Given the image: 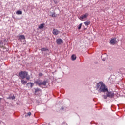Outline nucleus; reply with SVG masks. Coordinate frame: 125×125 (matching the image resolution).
I'll return each instance as SVG.
<instances>
[{
  "mask_svg": "<svg viewBox=\"0 0 125 125\" xmlns=\"http://www.w3.org/2000/svg\"><path fill=\"white\" fill-rule=\"evenodd\" d=\"M8 99H12V100H13V99H15V97L14 96H9L8 98Z\"/></svg>",
  "mask_w": 125,
  "mask_h": 125,
  "instance_id": "obj_21",
  "label": "nucleus"
},
{
  "mask_svg": "<svg viewBox=\"0 0 125 125\" xmlns=\"http://www.w3.org/2000/svg\"><path fill=\"white\" fill-rule=\"evenodd\" d=\"M23 12H22V11H17L16 12V14H17L18 15H21V14H22Z\"/></svg>",
  "mask_w": 125,
  "mask_h": 125,
  "instance_id": "obj_16",
  "label": "nucleus"
},
{
  "mask_svg": "<svg viewBox=\"0 0 125 125\" xmlns=\"http://www.w3.org/2000/svg\"><path fill=\"white\" fill-rule=\"evenodd\" d=\"M27 115L28 116H29V117H30V116H31V113L30 112H28V113L27 114Z\"/></svg>",
  "mask_w": 125,
  "mask_h": 125,
  "instance_id": "obj_24",
  "label": "nucleus"
},
{
  "mask_svg": "<svg viewBox=\"0 0 125 125\" xmlns=\"http://www.w3.org/2000/svg\"><path fill=\"white\" fill-rule=\"evenodd\" d=\"M39 77H42V73H39Z\"/></svg>",
  "mask_w": 125,
  "mask_h": 125,
  "instance_id": "obj_25",
  "label": "nucleus"
},
{
  "mask_svg": "<svg viewBox=\"0 0 125 125\" xmlns=\"http://www.w3.org/2000/svg\"><path fill=\"white\" fill-rule=\"evenodd\" d=\"M55 3H56V2H55Z\"/></svg>",
  "mask_w": 125,
  "mask_h": 125,
  "instance_id": "obj_27",
  "label": "nucleus"
},
{
  "mask_svg": "<svg viewBox=\"0 0 125 125\" xmlns=\"http://www.w3.org/2000/svg\"><path fill=\"white\" fill-rule=\"evenodd\" d=\"M96 89L100 93H101V92L105 93L108 91L107 86H106L103 82H100L97 83Z\"/></svg>",
  "mask_w": 125,
  "mask_h": 125,
  "instance_id": "obj_1",
  "label": "nucleus"
},
{
  "mask_svg": "<svg viewBox=\"0 0 125 125\" xmlns=\"http://www.w3.org/2000/svg\"><path fill=\"white\" fill-rule=\"evenodd\" d=\"M45 25V23H43L41 24H40L39 26V29H43L44 28V25Z\"/></svg>",
  "mask_w": 125,
  "mask_h": 125,
  "instance_id": "obj_10",
  "label": "nucleus"
},
{
  "mask_svg": "<svg viewBox=\"0 0 125 125\" xmlns=\"http://www.w3.org/2000/svg\"><path fill=\"white\" fill-rule=\"evenodd\" d=\"M53 34L55 36H57L59 34H60V31L57 29H53Z\"/></svg>",
  "mask_w": 125,
  "mask_h": 125,
  "instance_id": "obj_7",
  "label": "nucleus"
},
{
  "mask_svg": "<svg viewBox=\"0 0 125 125\" xmlns=\"http://www.w3.org/2000/svg\"><path fill=\"white\" fill-rule=\"evenodd\" d=\"M72 60H73V61L76 60V59H77V57L75 55H72L71 56V57Z\"/></svg>",
  "mask_w": 125,
  "mask_h": 125,
  "instance_id": "obj_14",
  "label": "nucleus"
},
{
  "mask_svg": "<svg viewBox=\"0 0 125 125\" xmlns=\"http://www.w3.org/2000/svg\"><path fill=\"white\" fill-rule=\"evenodd\" d=\"M21 83H22V84L25 85L26 84V83H28V82L27 81L21 80Z\"/></svg>",
  "mask_w": 125,
  "mask_h": 125,
  "instance_id": "obj_17",
  "label": "nucleus"
},
{
  "mask_svg": "<svg viewBox=\"0 0 125 125\" xmlns=\"http://www.w3.org/2000/svg\"><path fill=\"white\" fill-rule=\"evenodd\" d=\"M106 95H107V97H109V98H113L115 96V94H114V93L108 90V88L107 91H106Z\"/></svg>",
  "mask_w": 125,
  "mask_h": 125,
  "instance_id": "obj_3",
  "label": "nucleus"
},
{
  "mask_svg": "<svg viewBox=\"0 0 125 125\" xmlns=\"http://www.w3.org/2000/svg\"><path fill=\"white\" fill-rule=\"evenodd\" d=\"M41 51H48V49L46 48H42L41 49Z\"/></svg>",
  "mask_w": 125,
  "mask_h": 125,
  "instance_id": "obj_18",
  "label": "nucleus"
},
{
  "mask_svg": "<svg viewBox=\"0 0 125 125\" xmlns=\"http://www.w3.org/2000/svg\"><path fill=\"white\" fill-rule=\"evenodd\" d=\"M19 76L21 79H25V78H26V80L28 81L31 78L30 75H28V72L26 71L20 72L19 73Z\"/></svg>",
  "mask_w": 125,
  "mask_h": 125,
  "instance_id": "obj_2",
  "label": "nucleus"
},
{
  "mask_svg": "<svg viewBox=\"0 0 125 125\" xmlns=\"http://www.w3.org/2000/svg\"><path fill=\"white\" fill-rule=\"evenodd\" d=\"M61 110H64V107H62V108H61Z\"/></svg>",
  "mask_w": 125,
  "mask_h": 125,
  "instance_id": "obj_26",
  "label": "nucleus"
},
{
  "mask_svg": "<svg viewBox=\"0 0 125 125\" xmlns=\"http://www.w3.org/2000/svg\"><path fill=\"white\" fill-rule=\"evenodd\" d=\"M27 86H29L31 88L33 87V86H34V83H32L31 82H29L28 83H27Z\"/></svg>",
  "mask_w": 125,
  "mask_h": 125,
  "instance_id": "obj_12",
  "label": "nucleus"
},
{
  "mask_svg": "<svg viewBox=\"0 0 125 125\" xmlns=\"http://www.w3.org/2000/svg\"><path fill=\"white\" fill-rule=\"evenodd\" d=\"M84 24H85V26H88V25H90V21H86L84 22Z\"/></svg>",
  "mask_w": 125,
  "mask_h": 125,
  "instance_id": "obj_19",
  "label": "nucleus"
},
{
  "mask_svg": "<svg viewBox=\"0 0 125 125\" xmlns=\"http://www.w3.org/2000/svg\"><path fill=\"white\" fill-rule=\"evenodd\" d=\"M101 58L103 61H106L108 59V55H107V54H103L101 56Z\"/></svg>",
  "mask_w": 125,
  "mask_h": 125,
  "instance_id": "obj_5",
  "label": "nucleus"
},
{
  "mask_svg": "<svg viewBox=\"0 0 125 125\" xmlns=\"http://www.w3.org/2000/svg\"><path fill=\"white\" fill-rule=\"evenodd\" d=\"M46 83H47V81H44L43 82L41 81L39 86H41V85H44V86H45L46 85Z\"/></svg>",
  "mask_w": 125,
  "mask_h": 125,
  "instance_id": "obj_9",
  "label": "nucleus"
},
{
  "mask_svg": "<svg viewBox=\"0 0 125 125\" xmlns=\"http://www.w3.org/2000/svg\"><path fill=\"white\" fill-rule=\"evenodd\" d=\"M82 23H80L79 24V27H78V30H81V28H82Z\"/></svg>",
  "mask_w": 125,
  "mask_h": 125,
  "instance_id": "obj_23",
  "label": "nucleus"
},
{
  "mask_svg": "<svg viewBox=\"0 0 125 125\" xmlns=\"http://www.w3.org/2000/svg\"><path fill=\"white\" fill-rule=\"evenodd\" d=\"M56 42H57V44H58L59 45L63 42V40L62 39H61V38H59V39H57Z\"/></svg>",
  "mask_w": 125,
  "mask_h": 125,
  "instance_id": "obj_8",
  "label": "nucleus"
},
{
  "mask_svg": "<svg viewBox=\"0 0 125 125\" xmlns=\"http://www.w3.org/2000/svg\"><path fill=\"white\" fill-rule=\"evenodd\" d=\"M56 16H57L56 15V14H55V13H53L52 14V17H56Z\"/></svg>",
  "mask_w": 125,
  "mask_h": 125,
  "instance_id": "obj_22",
  "label": "nucleus"
},
{
  "mask_svg": "<svg viewBox=\"0 0 125 125\" xmlns=\"http://www.w3.org/2000/svg\"><path fill=\"white\" fill-rule=\"evenodd\" d=\"M87 16H88V13H86L85 14L83 15V16H81L80 18L79 19L83 21V19H85L87 18Z\"/></svg>",
  "mask_w": 125,
  "mask_h": 125,
  "instance_id": "obj_6",
  "label": "nucleus"
},
{
  "mask_svg": "<svg viewBox=\"0 0 125 125\" xmlns=\"http://www.w3.org/2000/svg\"><path fill=\"white\" fill-rule=\"evenodd\" d=\"M110 43L112 45H114V44H116V43H117V39L116 38H112L110 40Z\"/></svg>",
  "mask_w": 125,
  "mask_h": 125,
  "instance_id": "obj_4",
  "label": "nucleus"
},
{
  "mask_svg": "<svg viewBox=\"0 0 125 125\" xmlns=\"http://www.w3.org/2000/svg\"><path fill=\"white\" fill-rule=\"evenodd\" d=\"M19 40H25V36L24 35H20Z\"/></svg>",
  "mask_w": 125,
  "mask_h": 125,
  "instance_id": "obj_15",
  "label": "nucleus"
},
{
  "mask_svg": "<svg viewBox=\"0 0 125 125\" xmlns=\"http://www.w3.org/2000/svg\"><path fill=\"white\" fill-rule=\"evenodd\" d=\"M41 82L42 81H41L40 79H38L35 81V83H36V84H38V85L40 86Z\"/></svg>",
  "mask_w": 125,
  "mask_h": 125,
  "instance_id": "obj_13",
  "label": "nucleus"
},
{
  "mask_svg": "<svg viewBox=\"0 0 125 125\" xmlns=\"http://www.w3.org/2000/svg\"><path fill=\"white\" fill-rule=\"evenodd\" d=\"M35 95H37V93H38V92H41L42 91V90L39 88H35Z\"/></svg>",
  "mask_w": 125,
  "mask_h": 125,
  "instance_id": "obj_11",
  "label": "nucleus"
},
{
  "mask_svg": "<svg viewBox=\"0 0 125 125\" xmlns=\"http://www.w3.org/2000/svg\"><path fill=\"white\" fill-rule=\"evenodd\" d=\"M102 97H103L104 99H107L108 98V96L107 95H102Z\"/></svg>",
  "mask_w": 125,
  "mask_h": 125,
  "instance_id": "obj_20",
  "label": "nucleus"
}]
</instances>
